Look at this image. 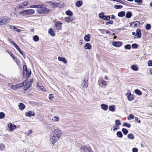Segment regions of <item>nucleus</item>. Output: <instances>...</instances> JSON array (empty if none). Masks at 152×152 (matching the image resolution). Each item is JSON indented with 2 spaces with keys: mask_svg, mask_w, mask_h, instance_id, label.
Here are the masks:
<instances>
[{
  "mask_svg": "<svg viewBox=\"0 0 152 152\" xmlns=\"http://www.w3.org/2000/svg\"><path fill=\"white\" fill-rule=\"evenodd\" d=\"M62 132L60 130L56 129L53 131L50 136L51 143L53 145L59 140L61 135Z\"/></svg>",
  "mask_w": 152,
  "mask_h": 152,
  "instance_id": "f257e3e1",
  "label": "nucleus"
},
{
  "mask_svg": "<svg viewBox=\"0 0 152 152\" xmlns=\"http://www.w3.org/2000/svg\"><path fill=\"white\" fill-rule=\"evenodd\" d=\"M37 12L39 14H47L50 12V10L46 8L44 4H39L38 9H36Z\"/></svg>",
  "mask_w": 152,
  "mask_h": 152,
  "instance_id": "f03ea898",
  "label": "nucleus"
},
{
  "mask_svg": "<svg viewBox=\"0 0 152 152\" xmlns=\"http://www.w3.org/2000/svg\"><path fill=\"white\" fill-rule=\"evenodd\" d=\"M10 20L9 18L5 17L0 18V26L7 24L9 22Z\"/></svg>",
  "mask_w": 152,
  "mask_h": 152,
  "instance_id": "7ed1b4c3",
  "label": "nucleus"
},
{
  "mask_svg": "<svg viewBox=\"0 0 152 152\" xmlns=\"http://www.w3.org/2000/svg\"><path fill=\"white\" fill-rule=\"evenodd\" d=\"M132 35H134L135 36L134 37V39H140L141 37L142 33L141 30L140 29H138L136 31V34L134 32H133L132 33Z\"/></svg>",
  "mask_w": 152,
  "mask_h": 152,
  "instance_id": "20e7f679",
  "label": "nucleus"
},
{
  "mask_svg": "<svg viewBox=\"0 0 152 152\" xmlns=\"http://www.w3.org/2000/svg\"><path fill=\"white\" fill-rule=\"evenodd\" d=\"M35 12V11L32 9H29L23 10V11L20 12V14L23 15H30L34 14Z\"/></svg>",
  "mask_w": 152,
  "mask_h": 152,
  "instance_id": "39448f33",
  "label": "nucleus"
},
{
  "mask_svg": "<svg viewBox=\"0 0 152 152\" xmlns=\"http://www.w3.org/2000/svg\"><path fill=\"white\" fill-rule=\"evenodd\" d=\"M81 152H89L91 150V148L88 145L86 146H82L80 148Z\"/></svg>",
  "mask_w": 152,
  "mask_h": 152,
  "instance_id": "423d86ee",
  "label": "nucleus"
},
{
  "mask_svg": "<svg viewBox=\"0 0 152 152\" xmlns=\"http://www.w3.org/2000/svg\"><path fill=\"white\" fill-rule=\"evenodd\" d=\"M63 23H60L59 22H56L55 25V28H56L57 30H61L62 28L61 25Z\"/></svg>",
  "mask_w": 152,
  "mask_h": 152,
  "instance_id": "0eeeda50",
  "label": "nucleus"
},
{
  "mask_svg": "<svg viewBox=\"0 0 152 152\" xmlns=\"http://www.w3.org/2000/svg\"><path fill=\"white\" fill-rule=\"evenodd\" d=\"M130 26L135 27H138L140 26V23L138 21H135L132 23H130Z\"/></svg>",
  "mask_w": 152,
  "mask_h": 152,
  "instance_id": "6e6552de",
  "label": "nucleus"
},
{
  "mask_svg": "<svg viewBox=\"0 0 152 152\" xmlns=\"http://www.w3.org/2000/svg\"><path fill=\"white\" fill-rule=\"evenodd\" d=\"M25 115L26 116L31 117L34 116L35 115L34 112L32 111H29L27 112H26Z\"/></svg>",
  "mask_w": 152,
  "mask_h": 152,
  "instance_id": "1a4fd4ad",
  "label": "nucleus"
},
{
  "mask_svg": "<svg viewBox=\"0 0 152 152\" xmlns=\"http://www.w3.org/2000/svg\"><path fill=\"white\" fill-rule=\"evenodd\" d=\"M8 127L10 128V130L11 131H13V130L16 129V126L15 125L13 124H9L8 125Z\"/></svg>",
  "mask_w": 152,
  "mask_h": 152,
  "instance_id": "9d476101",
  "label": "nucleus"
},
{
  "mask_svg": "<svg viewBox=\"0 0 152 152\" xmlns=\"http://www.w3.org/2000/svg\"><path fill=\"white\" fill-rule=\"evenodd\" d=\"M88 80L86 79L84 80L82 83V85L84 88H86L88 87Z\"/></svg>",
  "mask_w": 152,
  "mask_h": 152,
  "instance_id": "9b49d317",
  "label": "nucleus"
},
{
  "mask_svg": "<svg viewBox=\"0 0 152 152\" xmlns=\"http://www.w3.org/2000/svg\"><path fill=\"white\" fill-rule=\"evenodd\" d=\"M112 45L114 46L118 47L121 46L122 44L121 42H112Z\"/></svg>",
  "mask_w": 152,
  "mask_h": 152,
  "instance_id": "f8f14e48",
  "label": "nucleus"
},
{
  "mask_svg": "<svg viewBox=\"0 0 152 152\" xmlns=\"http://www.w3.org/2000/svg\"><path fill=\"white\" fill-rule=\"evenodd\" d=\"M91 35L89 34L86 35L84 37V40L87 42H89L90 41Z\"/></svg>",
  "mask_w": 152,
  "mask_h": 152,
  "instance_id": "ddd939ff",
  "label": "nucleus"
},
{
  "mask_svg": "<svg viewBox=\"0 0 152 152\" xmlns=\"http://www.w3.org/2000/svg\"><path fill=\"white\" fill-rule=\"evenodd\" d=\"M58 59L59 61H62L65 64L67 63V61L65 58H62L60 57H58Z\"/></svg>",
  "mask_w": 152,
  "mask_h": 152,
  "instance_id": "4468645a",
  "label": "nucleus"
},
{
  "mask_svg": "<svg viewBox=\"0 0 152 152\" xmlns=\"http://www.w3.org/2000/svg\"><path fill=\"white\" fill-rule=\"evenodd\" d=\"M126 95H128L127 99L131 101L132 100L134 99L133 95H132L131 93H129L128 95L127 94V93H126Z\"/></svg>",
  "mask_w": 152,
  "mask_h": 152,
  "instance_id": "2eb2a0df",
  "label": "nucleus"
},
{
  "mask_svg": "<svg viewBox=\"0 0 152 152\" xmlns=\"http://www.w3.org/2000/svg\"><path fill=\"white\" fill-rule=\"evenodd\" d=\"M31 72L30 69H28V70H27V71H26L25 72V75H26V76L27 78H28L29 77L30 75H31Z\"/></svg>",
  "mask_w": 152,
  "mask_h": 152,
  "instance_id": "dca6fc26",
  "label": "nucleus"
},
{
  "mask_svg": "<svg viewBox=\"0 0 152 152\" xmlns=\"http://www.w3.org/2000/svg\"><path fill=\"white\" fill-rule=\"evenodd\" d=\"M132 14L130 11L127 12L126 14L125 17L127 18H130L132 16Z\"/></svg>",
  "mask_w": 152,
  "mask_h": 152,
  "instance_id": "f3484780",
  "label": "nucleus"
},
{
  "mask_svg": "<svg viewBox=\"0 0 152 152\" xmlns=\"http://www.w3.org/2000/svg\"><path fill=\"white\" fill-rule=\"evenodd\" d=\"M18 106L19 108L22 110H23L26 107L25 105L22 103H20V104L18 105Z\"/></svg>",
  "mask_w": 152,
  "mask_h": 152,
  "instance_id": "a211bd4d",
  "label": "nucleus"
},
{
  "mask_svg": "<svg viewBox=\"0 0 152 152\" xmlns=\"http://www.w3.org/2000/svg\"><path fill=\"white\" fill-rule=\"evenodd\" d=\"M91 48V45L89 43H86L84 46V48L86 49H90Z\"/></svg>",
  "mask_w": 152,
  "mask_h": 152,
  "instance_id": "6ab92c4d",
  "label": "nucleus"
},
{
  "mask_svg": "<svg viewBox=\"0 0 152 152\" xmlns=\"http://www.w3.org/2000/svg\"><path fill=\"white\" fill-rule=\"evenodd\" d=\"M125 12L124 11H122L119 12L118 13V16L119 17H123L125 15Z\"/></svg>",
  "mask_w": 152,
  "mask_h": 152,
  "instance_id": "aec40b11",
  "label": "nucleus"
},
{
  "mask_svg": "<svg viewBox=\"0 0 152 152\" xmlns=\"http://www.w3.org/2000/svg\"><path fill=\"white\" fill-rule=\"evenodd\" d=\"M82 3L81 1H77L75 4V5L78 7H80L82 5Z\"/></svg>",
  "mask_w": 152,
  "mask_h": 152,
  "instance_id": "412c9836",
  "label": "nucleus"
},
{
  "mask_svg": "<svg viewBox=\"0 0 152 152\" xmlns=\"http://www.w3.org/2000/svg\"><path fill=\"white\" fill-rule=\"evenodd\" d=\"M12 44L13 45L15 48L18 51H19L20 50V49L19 47L14 42L12 41Z\"/></svg>",
  "mask_w": 152,
  "mask_h": 152,
  "instance_id": "4be33fe9",
  "label": "nucleus"
},
{
  "mask_svg": "<svg viewBox=\"0 0 152 152\" xmlns=\"http://www.w3.org/2000/svg\"><path fill=\"white\" fill-rule=\"evenodd\" d=\"M101 107L104 110H106L108 109V106L106 104H102L101 105Z\"/></svg>",
  "mask_w": 152,
  "mask_h": 152,
  "instance_id": "5701e85b",
  "label": "nucleus"
},
{
  "mask_svg": "<svg viewBox=\"0 0 152 152\" xmlns=\"http://www.w3.org/2000/svg\"><path fill=\"white\" fill-rule=\"evenodd\" d=\"M28 82V80H26L24 81L23 83H20L18 84V86H19V88L22 87L23 86H24V85L25 86V85L24 84L25 83H27Z\"/></svg>",
  "mask_w": 152,
  "mask_h": 152,
  "instance_id": "b1692460",
  "label": "nucleus"
},
{
  "mask_svg": "<svg viewBox=\"0 0 152 152\" xmlns=\"http://www.w3.org/2000/svg\"><path fill=\"white\" fill-rule=\"evenodd\" d=\"M48 33L50 35L53 36L55 35V33L53 31V29L52 28H50L49 29Z\"/></svg>",
  "mask_w": 152,
  "mask_h": 152,
  "instance_id": "393cba45",
  "label": "nucleus"
},
{
  "mask_svg": "<svg viewBox=\"0 0 152 152\" xmlns=\"http://www.w3.org/2000/svg\"><path fill=\"white\" fill-rule=\"evenodd\" d=\"M109 110L112 112H114L115 110V106L114 105L110 106L109 107Z\"/></svg>",
  "mask_w": 152,
  "mask_h": 152,
  "instance_id": "a878e982",
  "label": "nucleus"
},
{
  "mask_svg": "<svg viewBox=\"0 0 152 152\" xmlns=\"http://www.w3.org/2000/svg\"><path fill=\"white\" fill-rule=\"evenodd\" d=\"M134 92L136 94L140 96L142 94V92L138 89H135Z\"/></svg>",
  "mask_w": 152,
  "mask_h": 152,
  "instance_id": "bb28decb",
  "label": "nucleus"
},
{
  "mask_svg": "<svg viewBox=\"0 0 152 152\" xmlns=\"http://www.w3.org/2000/svg\"><path fill=\"white\" fill-rule=\"evenodd\" d=\"M131 69L133 70L137 71L138 70V68L136 65H133L131 66Z\"/></svg>",
  "mask_w": 152,
  "mask_h": 152,
  "instance_id": "cd10ccee",
  "label": "nucleus"
},
{
  "mask_svg": "<svg viewBox=\"0 0 152 152\" xmlns=\"http://www.w3.org/2000/svg\"><path fill=\"white\" fill-rule=\"evenodd\" d=\"M116 135L119 138H122L123 136V134L121 131H118L116 133Z\"/></svg>",
  "mask_w": 152,
  "mask_h": 152,
  "instance_id": "c85d7f7f",
  "label": "nucleus"
},
{
  "mask_svg": "<svg viewBox=\"0 0 152 152\" xmlns=\"http://www.w3.org/2000/svg\"><path fill=\"white\" fill-rule=\"evenodd\" d=\"M60 6V5L59 3H57V2H54V4L53 6V7H52V8H56V7H59Z\"/></svg>",
  "mask_w": 152,
  "mask_h": 152,
  "instance_id": "c756f323",
  "label": "nucleus"
},
{
  "mask_svg": "<svg viewBox=\"0 0 152 152\" xmlns=\"http://www.w3.org/2000/svg\"><path fill=\"white\" fill-rule=\"evenodd\" d=\"M122 131L125 135H126L128 132V130L125 128H123L122 129Z\"/></svg>",
  "mask_w": 152,
  "mask_h": 152,
  "instance_id": "7c9ffc66",
  "label": "nucleus"
},
{
  "mask_svg": "<svg viewBox=\"0 0 152 152\" xmlns=\"http://www.w3.org/2000/svg\"><path fill=\"white\" fill-rule=\"evenodd\" d=\"M19 86L18 84H17L15 85H12L11 86V88L13 89H17L19 88Z\"/></svg>",
  "mask_w": 152,
  "mask_h": 152,
  "instance_id": "2f4dec72",
  "label": "nucleus"
},
{
  "mask_svg": "<svg viewBox=\"0 0 152 152\" xmlns=\"http://www.w3.org/2000/svg\"><path fill=\"white\" fill-rule=\"evenodd\" d=\"M128 138L129 139H133L134 138L133 135L131 134H129L127 136Z\"/></svg>",
  "mask_w": 152,
  "mask_h": 152,
  "instance_id": "473e14b6",
  "label": "nucleus"
},
{
  "mask_svg": "<svg viewBox=\"0 0 152 152\" xmlns=\"http://www.w3.org/2000/svg\"><path fill=\"white\" fill-rule=\"evenodd\" d=\"M23 75H25V73L26 71H27V70H28V69H27V66L26 65H24L23 66Z\"/></svg>",
  "mask_w": 152,
  "mask_h": 152,
  "instance_id": "72a5a7b5",
  "label": "nucleus"
},
{
  "mask_svg": "<svg viewBox=\"0 0 152 152\" xmlns=\"http://www.w3.org/2000/svg\"><path fill=\"white\" fill-rule=\"evenodd\" d=\"M123 6L121 5H115L114 6V8L116 9H121L123 8Z\"/></svg>",
  "mask_w": 152,
  "mask_h": 152,
  "instance_id": "f704fd0d",
  "label": "nucleus"
},
{
  "mask_svg": "<svg viewBox=\"0 0 152 152\" xmlns=\"http://www.w3.org/2000/svg\"><path fill=\"white\" fill-rule=\"evenodd\" d=\"M33 39L34 41H38L39 40V37L37 35H35L33 37Z\"/></svg>",
  "mask_w": 152,
  "mask_h": 152,
  "instance_id": "c9c22d12",
  "label": "nucleus"
},
{
  "mask_svg": "<svg viewBox=\"0 0 152 152\" xmlns=\"http://www.w3.org/2000/svg\"><path fill=\"white\" fill-rule=\"evenodd\" d=\"M66 15L71 16L72 15V12L70 10H67L66 12Z\"/></svg>",
  "mask_w": 152,
  "mask_h": 152,
  "instance_id": "e433bc0d",
  "label": "nucleus"
},
{
  "mask_svg": "<svg viewBox=\"0 0 152 152\" xmlns=\"http://www.w3.org/2000/svg\"><path fill=\"white\" fill-rule=\"evenodd\" d=\"M115 124L117 126H118L121 125V123L119 120H116L115 121Z\"/></svg>",
  "mask_w": 152,
  "mask_h": 152,
  "instance_id": "4c0bfd02",
  "label": "nucleus"
},
{
  "mask_svg": "<svg viewBox=\"0 0 152 152\" xmlns=\"http://www.w3.org/2000/svg\"><path fill=\"white\" fill-rule=\"evenodd\" d=\"M66 21L67 22H70L73 20V19L70 17H68L66 19Z\"/></svg>",
  "mask_w": 152,
  "mask_h": 152,
  "instance_id": "58836bf2",
  "label": "nucleus"
},
{
  "mask_svg": "<svg viewBox=\"0 0 152 152\" xmlns=\"http://www.w3.org/2000/svg\"><path fill=\"white\" fill-rule=\"evenodd\" d=\"M131 126V125L130 124L127 123L126 122L124 123L123 125V126H125L128 128H130Z\"/></svg>",
  "mask_w": 152,
  "mask_h": 152,
  "instance_id": "ea45409f",
  "label": "nucleus"
},
{
  "mask_svg": "<svg viewBox=\"0 0 152 152\" xmlns=\"http://www.w3.org/2000/svg\"><path fill=\"white\" fill-rule=\"evenodd\" d=\"M53 120L55 121H59V118L58 117L55 116L53 117Z\"/></svg>",
  "mask_w": 152,
  "mask_h": 152,
  "instance_id": "a19ab883",
  "label": "nucleus"
},
{
  "mask_svg": "<svg viewBox=\"0 0 152 152\" xmlns=\"http://www.w3.org/2000/svg\"><path fill=\"white\" fill-rule=\"evenodd\" d=\"M5 148V146L2 144H0V150L3 151Z\"/></svg>",
  "mask_w": 152,
  "mask_h": 152,
  "instance_id": "79ce46f5",
  "label": "nucleus"
},
{
  "mask_svg": "<svg viewBox=\"0 0 152 152\" xmlns=\"http://www.w3.org/2000/svg\"><path fill=\"white\" fill-rule=\"evenodd\" d=\"M145 27L147 30H149L151 28V25L150 24H147L146 25Z\"/></svg>",
  "mask_w": 152,
  "mask_h": 152,
  "instance_id": "37998d69",
  "label": "nucleus"
},
{
  "mask_svg": "<svg viewBox=\"0 0 152 152\" xmlns=\"http://www.w3.org/2000/svg\"><path fill=\"white\" fill-rule=\"evenodd\" d=\"M134 1L137 3L139 5H140L142 3V0H134Z\"/></svg>",
  "mask_w": 152,
  "mask_h": 152,
  "instance_id": "c03bdc74",
  "label": "nucleus"
},
{
  "mask_svg": "<svg viewBox=\"0 0 152 152\" xmlns=\"http://www.w3.org/2000/svg\"><path fill=\"white\" fill-rule=\"evenodd\" d=\"M124 48L126 49H130L131 48V45L129 44H127L124 46Z\"/></svg>",
  "mask_w": 152,
  "mask_h": 152,
  "instance_id": "a18cd8bd",
  "label": "nucleus"
},
{
  "mask_svg": "<svg viewBox=\"0 0 152 152\" xmlns=\"http://www.w3.org/2000/svg\"><path fill=\"white\" fill-rule=\"evenodd\" d=\"M104 16V13L102 12L100 13L99 15V17L100 18L102 19Z\"/></svg>",
  "mask_w": 152,
  "mask_h": 152,
  "instance_id": "49530a36",
  "label": "nucleus"
},
{
  "mask_svg": "<svg viewBox=\"0 0 152 152\" xmlns=\"http://www.w3.org/2000/svg\"><path fill=\"white\" fill-rule=\"evenodd\" d=\"M5 117L4 114L1 112L0 113V119H2Z\"/></svg>",
  "mask_w": 152,
  "mask_h": 152,
  "instance_id": "de8ad7c7",
  "label": "nucleus"
},
{
  "mask_svg": "<svg viewBox=\"0 0 152 152\" xmlns=\"http://www.w3.org/2000/svg\"><path fill=\"white\" fill-rule=\"evenodd\" d=\"M16 7L20 9H23L24 8L23 4H19Z\"/></svg>",
  "mask_w": 152,
  "mask_h": 152,
  "instance_id": "09e8293b",
  "label": "nucleus"
},
{
  "mask_svg": "<svg viewBox=\"0 0 152 152\" xmlns=\"http://www.w3.org/2000/svg\"><path fill=\"white\" fill-rule=\"evenodd\" d=\"M132 48H136L138 47L136 43L133 44L132 45Z\"/></svg>",
  "mask_w": 152,
  "mask_h": 152,
  "instance_id": "8fccbe9b",
  "label": "nucleus"
},
{
  "mask_svg": "<svg viewBox=\"0 0 152 152\" xmlns=\"http://www.w3.org/2000/svg\"><path fill=\"white\" fill-rule=\"evenodd\" d=\"M39 5H31L30 6V7L31 8H36L37 9H38V7H39Z\"/></svg>",
  "mask_w": 152,
  "mask_h": 152,
  "instance_id": "3c124183",
  "label": "nucleus"
},
{
  "mask_svg": "<svg viewBox=\"0 0 152 152\" xmlns=\"http://www.w3.org/2000/svg\"><path fill=\"white\" fill-rule=\"evenodd\" d=\"M113 22L112 20H110L108 22H106L105 23V24L106 25H108V24H113Z\"/></svg>",
  "mask_w": 152,
  "mask_h": 152,
  "instance_id": "603ef678",
  "label": "nucleus"
},
{
  "mask_svg": "<svg viewBox=\"0 0 152 152\" xmlns=\"http://www.w3.org/2000/svg\"><path fill=\"white\" fill-rule=\"evenodd\" d=\"M49 99L51 100H53L54 98L53 94H50L49 95Z\"/></svg>",
  "mask_w": 152,
  "mask_h": 152,
  "instance_id": "864d4df0",
  "label": "nucleus"
},
{
  "mask_svg": "<svg viewBox=\"0 0 152 152\" xmlns=\"http://www.w3.org/2000/svg\"><path fill=\"white\" fill-rule=\"evenodd\" d=\"M118 128V126H113L112 127V130L114 131H115L116 130H117V129Z\"/></svg>",
  "mask_w": 152,
  "mask_h": 152,
  "instance_id": "5fc2aeb1",
  "label": "nucleus"
},
{
  "mask_svg": "<svg viewBox=\"0 0 152 152\" xmlns=\"http://www.w3.org/2000/svg\"><path fill=\"white\" fill-rule=\"evenodd\" d=\"M48 3L52 7L53 6L54 4V2H53L51 1H49V2H48Z\"/></svg>",
  "mask_w": 152,
  "mask_h": 152,
  "instance_id": "6e6d98bb",
  "label": "nucleus"
},
{
  "mask_svg": "<svg viewBox=\"0 0 152 152\" xmlns=\"http://www.w3.org/2000/svg\"><path fill=\"white\" fill-rule=\"evenodd\" d=\"M25 86H26L28 87V88H30L31 86V84L29 83L28 82L27 83H25Z\"/></svg>",
  "mask_w": 152,
  "mask_h": 152,
  "instance_id": "4d7b16f0",
  "label": "nucleus"
},
{
  "mask_svg": "<svg viewBox=\"0 0 152 152\" xmlns=\"http://www.w3.org/2000/svg\"><path fill=\"white\" fill-rule=\"evenodd\" d=\"M135 120L137 121V122L138 123H140L141 122L139 120H138V118L137 117H135Z\"/></svg>",
  "mask_w": 152,
  "mask_h": 152,
  "instance_id": "13d9d810",
  "label": "nucleus"
},
{
  "mask_svg": "<svg viewBox=\"0 0 152 152\" xmlns=\"http://www.w3.org/2000/svg\"><path fill=\"white\" fill-rule=\"evenodd\" d=\"M138 151V149L136 148H133L132 150L133 152H137Z\"/></svg>",
  "mask_w": 152,
  "mask_h": 152,
  "instance_id": "bf43d9fd",
  "label": "nucleus"
},
{
  "mask_svg": "<svg viewBox=\"0 0 152 152\" xmlns=\"http://www.w3.org/2000/svg\"><path fill=\"white\" fill-rule=\"evenodd\" d=\"M148 65L149 66H152V61H149L148 62Z\"/></svg>",
  "mask_w": 152,
  "mask_h": 152,
  "instance_id": "052dcab7",
  "label": "nucleus"
},
{
  "mask_svg": "<svg viewBox=\"0 0 152 152\" xmlns=\"http://www.w3.org/2000/svg\"><path fill=\"white\" fill-rule=\"evenodd\" d=\"M14 30H15V31H17L18 32H20L21 31V30L18 29V28H17L16 27L15 28Z\"/></svg>",
  "mask_w": 152,
  "mask_h": 152,
  "instance_id": "680f3d73",
  "label": "nucleus"
},
{
  "mask_svg": "<svg viewBox=\"0 0 152 152\" xmlns=\"http://www.w3.org/2000/svg\"><path fill=\"white\" fill-rule=\"evenodd\" d=\"M28 4V3L27 1H25L23 3V5L24 7L26 6Z\"/></svg>",
  "mask_w": 152,
  "mask_h": 152,
  "instance_id": "e2e57ef3",
  "label": "nucleus"
},
{
  "mask_svg": "<svg viewBox=\"0 0 152 152\" xmlns=\"http://www.w3.org/2000/svg\"><path fill=\"white\" fill-rule=\"evenodd\" d=\"M117 2H119L120 3L123 4L124 5L125 4V3L124 2H122V1L121 0H117Z\"/></svg>",
  "mask_w": 152,
  "mask_h": 152,
  "instance_id": "0e129e2a",
  "label": "nucleus"
},
{
  "mask_svg": "<svg viewBox=\"0 0 152 152\" xmlns=\"http://www.w3.org/2000/svg\"><path fill=\"white\" fill-rule=\"evenodd\" d=\"M9 26L10 27V28L11 29H14H14L15 28V26H12L11 25H10Z\"/></svg>",
  "mask_w": 152,
  "mask_h": 152,
  "instance_id": "69168bd1",
  "label": "nucleus"
},
{
  "mask_svg": "<svg viewBox=\"0 0 152 152\" xmlns=\"http://www.w3.org/2000/svg\"><path fill=\"white\" fill-rule=\"evenodd\" d=\"M103 30L104 31H105L106 33V34H109L110 33V31L108 30Z\"/></svg>",
  "mask_w": 152,
  "mask_h": 152,
  "instance_id": "338daca9",
  "label": "nucleus"
},
{
  "mask_svg": "<svg viewBox=\"0 0 152 152\" xmlns=\"http://www.w3.org/2000/svg\"><path fill=\"white\" fill-rule=\"evenodd\" d=\"M129 117L131 119H133L134 118V116L132 114H130L129 115Z\"/></svg>",
  "mask_w": 152,
  "mask_h": 152,
  "instance_id": "774afa93",
  "label": "nucleus"
}]
</instances>
